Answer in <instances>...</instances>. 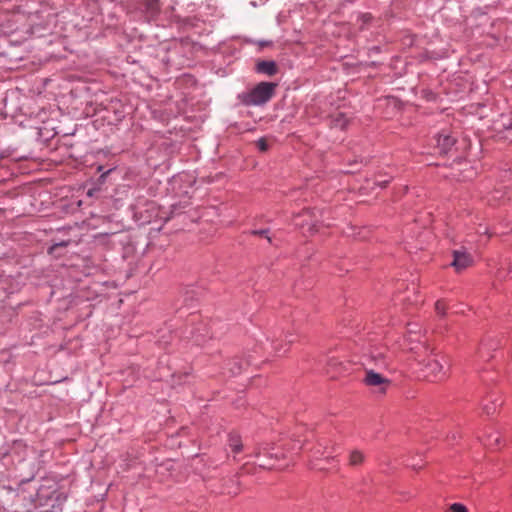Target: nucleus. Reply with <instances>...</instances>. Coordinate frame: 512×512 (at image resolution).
Masks as SVG:
<instances>
[{
    "label": "nucleus",
    "instance_id": "1",
    "mask_svg": "<svg viewBox=\"0 0 512 512\" xmlns=\"http://www.w3.org/2000/svg\"><path fill=\"white\" fill-rule=\"evenodd\" d=\"M277 84L260 82L253 89L239 95L240 101L247 106H258L267 103L275 94Z\"/></svg>",
    "mask_w": 512,
    "mask_h": 512
},
{
    "label": "nucleus",
    "instance_id": "2",
    "mask_svg": "<svg viewBox=\"0 0 512 512\" xmlns=\"http://www.w3.org/2000/svg\"><path fill=\"white\" fill-rule=\"evenodd\" d=\"M444 357L440 359L438 358H429L425 364V369L427 370L426 377L429 378L430 381H438L445 377L446 369Z\"/></svg>",
    "mask_w": 512,
    "mask_h": 512
},
{
    "label": "nucleus",
    "instance_id": "3",
    "mask_svg": "<svg viewBox=\"0 0 512 512\" xmlns=\"http://www.w3.org/2000/svg\"><path fill=\"white\" fill-rule=\"evenodd\" d=\"M364 383L373 388L375 392L385 393L387 388L390 386V380L383 377L381 374L374 372L373 370H367L364 378Z\"/></svg>",
    "mask_w": 512,
    "mask_h": 512
},
{
    "label": "nucleus",
    "instance_id": "4",
    "mask_svg": "<svg viewBox=\"0 0 512 512\" xmlns=\"http://www.w3.org/2000/svg\"><path fill=\"white\" fill-rule=\"evenodd\" d=\"M472 263V256L466 251V249L461 248L453 251V261L451 265L457 272L466 269L467 267L471 266Z\"/></svg>",
    "mask_w": 512,
    "mask_h": 512
},
{
    "label": "nucleus",
    "instance_id": "5",
    "mask_svg": "<svg viewBox=\"0 0 512 512\" xmlns=\"http://www.w3.org/2000/svg\"><path fill=\"white\" fill-rule=\"evenodd\" d=\"M455 142V138L445 132H441L436 136V145L440 153H447Z\"/></svg>",
    "mask_w": 512,
    "mask_h": 512
},
{
    "label": "nucleus",
    "instance_id": "6",
    "mask_svg": "<svg viewBox=\"0 0 512 512\" xmlns=\"http://www.w3.org/2000/svg\"><path fill=\"white\" fill-rule=\"evenodd\" d=\"M256 70L259 73L273 76L278 72V67L274 61H259L256 65Z\"/></svg>",
    "mask_w": 512,
    "mask_h": 512
},
{
    "label": "nucleus",
    "instance_id": "7",
    "mask_svg": "<svg viewBox=\"0 0 512 512\" xmlns=\"http://www.w3.org/2000/svg\"><path fill=\"white\" fill-rule=\"evenodd\" d=\"M365 462V454L363 451L353 449L348 455V465L353 468L361 466Z\"/></svg>",
    "mask_w": 512,
    "mask_h": 512
},
{
    "label": "nucleus",
    "instance_id": "8",
    "mask_svg": "<svg viewBox=\"0 0 512 512\" xmlns=\"http://www.w3.org/2000/svg\"><path fill=\"white\" fill-rule=\"evenodd\" d=\"M142 1H143V5L145 7V11H146L148 17L149 18L155 17L160 10L159 0H142Z\"/></svg>",
    "mask_w": 512,
    "mask_h": 512
},
{
    "label": "nucleus",
    "instance_id": "9",
    "mask_svg": "<svg viewBox=\"0 0 512 512\" xmlns=\"http://www.w3.org/2000/svg\"><path fill=\"white\" fill-rule=\"evenodd\" d=\"M332 124L336 128L344 129L348 124V119L342 113L333 116Z\"/></svg>",
    "mask_w": 512,
    "mask_h": 512
},
{
    "label": "nucleus",
    "instance_id": "10",
    "mask_svg": "<svg viewBox=\"0 0 512 512\" xmlns=\"http://www.w3.org/2000/svg\"><path fill=\"white\" fill-rule=\"evenodd\" d=\"M498 406H500V404H497L495 401H493L491 404L484 403L482 405V409L483 412L487 415H492L496 412Z\"/></svg>",
    "mask_w": 512,
    "mask_h": 512
},
{
    "label": "nucleus",
    "instance_id": "11",
    "mask_svg": "<svg viewBox=\"0 0 512 512\" xmlns=\"http://www.w3.org/2000/svg\"><path fill=\"white\" fill-rule=\"evenodd\" d=\"M230 447L234 453H239L242 450V443L238 437L230 438Z\"/></svg>",
    "mask_w": 512,
    "mask_h": 512
},
{
    "label": "nucleus",
    "instance_id": "12",
    "mask_svg": "<svg viewBox=\"0 0 512 512\" xmlns=\"http://www.w3.org/2000/svg\"><path fill=\"white\" fill-rule=\"evenodd\" d=\"M447 512H468V510L461 503H453L449 506Z\"/></svg>",
    "mask_w": 512,
    "mask_h": 512
},
{
    "label": "nucleus",
    "instance_id": "13",
    "mask_svg": "<svg viewBox=\"0 0 512 512\" xmlns=\"http://www.w3.org/2000/svg\"><path fill=\"white\" fill-rule=\"evenodd\" d=\"M256 144L260 151L265 152L268 150V142L265 138H260Z\"/></svg>",
    "mask_w": 512,
    "mask_h": 512
},
{
    "label": "nucleus",
    "instance_id": "14",
    "mask_svg": "<svg viewBox=\"0 0 512 512\" xmlns=\"http://www.w3.org/2000/svg\"><path fill=\"white\" fill-rule=\"evenodd\" d=\"M435 309L437 311L438 314H444L445 313V310H446V304L444 301L442 300H438L436 303H435Z\"/></svg>",
    "mask_w": 512,
    "mask_h": 512
},
{
    "label": "nucleus",
    "instance_id": "15",
    "mask_svg": "<svg viewBox=\"0 0 512 512\" xmlns=\"http://www.w3.org/2000/svg\"><path fill=\"white\" fill-rule=\"evenodd\" d=\"M252 234L259 235V236H265L269 242H271L270 237L267 236V230H254L252 231Z\"/></svg>",
    "mask_w": 512,
    "mask_h": 512
},
{
    "label": "nucleus",
    "instance_id": "16",
    "mask_svg": "<svg viewBox=\"0 0 512 512\" xmlns=\"http://www.w3.org/2000/svg\"><path fill=\"white\" fill-rule=\"evenodd\" d=\"M67 244H68V243H67V242H65V241H62V242L57 243V244H54V245L50 248L49 252H50V253H53V252H54L58 247H65V246H67Z\"/></svg>",
    "mask_w": 512,
    "mask_h": 512
},
{
    "label": "nucleus",
    "instance_id": "17",
    "mask_svg": "<svg viewBox=\"0 0 512 512\" xmlns=\"http://www.w3.org/2000/svg\"><path fill=\"white\" fill-rule=\"evenodd\" d=\"M507 274L512 277V262H510L507 266Z\"/></svg>",
    "mask_w": 512,
    "mask_h": 512
},
{
    "label": "nucleus",
    "instance_id": "18",
    "mask_svg": "<svg viewBox=\"0 0 512 512\" xmlns=\"http://www.w3.org/2000/svg\"><path fill=\"white\" fill-rule=\"evenodd\" d=\"M260 466L263 468H272V465L260 464Z\"/></svg>",
    "mask_w": 512,
    "mask_h": 512
},
{
    "label": "nucleus",
    "instance_id": "19",
    "mask_svg": "<svg viewBox=\"0 0 512 512\" xmlns=\"http://www.w3.org/2000/svg\"><path fill=\"white\" fill-rule=\"evenodd\" d=\"M388 182H389V180H385V181L379 182L378 184H379V185H385V184H387Z\"/></svg>",
    "mask_w": 512,
    "mask_h": 512
},
{
    "label": "nucleus",
    "instance_id": "20",
    "mask_svg": "<svg viewBox=\"0 0 512 512\" xmlns=\"http://www.w3.org/2000/svg\"><path fill=\"white\" fill-rule=\"evenodd\" d=\"M369 18H370V16H369V15H364V21H365V22H366V21H368V19H369Z\"/></svg>",
    "mask_w": 512,
    "mask_h": 512
},
{
    "label": "nucleus",
    "instance_id": "21",
    "mask_svg": "<svg viewBox=\"0 0 512 512\" xmlns=\"http://www.w3.org/2000/svg\"><path fill=\"white\" fill-rule=\"evenodd\" d=\"M483 348H484V344H482L481 347H480V353H482Z\"/></svg>",
    "mask_w": 512,
    "mask_h": 512
},
{
    "label": "nucleus",
    "instance_id": "22",
    "mask_svg": "<svg viewBox=\"0 0 512 512\" xmlns=\"http://www.w3.org/2000/svg\"><path fill=\"white\" fill-rule=\"evenodd\" d=\"M240 370H241V367H238V368H237V371H233V373H237V372H239Z\"/></svg>",
    "mask_w": 512,
    "mask_h": 512
}]
</instances>
